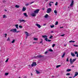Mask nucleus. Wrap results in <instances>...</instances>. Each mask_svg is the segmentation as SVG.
<instances>
[{"label": "nucleus", "instance_id": "1", "mask_svg": "<svg viewBox=\"0 0 78 78\" xmlns=\"http://www.w3.org/2000/svg\"><path fill=\"white\" fill-rule=\"evenodd\" d=\"M42 57H44V56L40 55H37V56L34 57V58H35V59H38V58H42Z\"/></svg>", "mask_w": 78, "mask_h": 78}, {"label": "nucleus", "instance_id": "2", "mask_svg": "<svg viewBox=\"0 0 78 78\" xmlns=\"http://www.w3.org/2000/svg\"><path fill=\"white\" fill-rule=\"evenodd\" d=\"M76 58H75V59H73V60H72V58H70V59L69 61H70V64H72L73 63V62H75V61H76Z\"/></svg>", "mask_w": 78, "mask_h": 78}, {"label": "nucleus", "instance_id": "3", "mask_svg": "<svg viewBox=\"0 0 78 78\" xmlns=\"http://www.w3.org/2000/svg\"><path fill=\"white\" fill-rule=\"evenodd\" d=\"M10 31L13 32V33H16L17 31V29H11L10 30Z\"/></svg>", "mask_w": 78, "mask_h": 78}, {"label": "nucleus", "instance_id": "4", "mask_svg": "<svg viewBox=\"0 0 78 78\" xmlns=\"http://www.w3.org/2000/svg\"><path fill=\"white\" fill-rule=\"evenodd\" d=\"M39 11H40V9H37L34 11V13H35L36 14H38V12H39Z\"/></svg>", "mask_w": 78, "mask_h": 78}, {"label": "nucleus", "instance_id": "5", "mask_svg": "<svg viewBox=\"0 0 78 78\" xmlns=\"http://www.w3.org/2000/svg\"><path fill=\"white\" fill-rule=\"evenodd\" d=\"M37 65L36 64V62H34L33 64H31V66L32 67H34V66H36Z\"/></svg>", "mask_w": 78, "mask_h": 78}, {"label": "nucleus", "instance_id": "6", "mask_svg": "<svg viewBox=\"0 0 78 78\" xmlns=\"http://www.w3.org/2000/svg\"><path fill=\"white\" fill-rule=\"evenodd\" d=\"M31 15L32 16V17H35L36 16V14L35 13H33L31 14Z\"/></svg>", "mask_w": 78, "mask_h": 78}, {"label": "nucleus", "instance_id": "7", "mask_svg": "<svg viewBox=\"0 0 78 78\" xmlns=\"http://www.w3.org/2000/svg\"><path fill=\"white\" fill-rule=\"evenodd\" d=\"M19 21H20V22H25V21L24 20H22V19H19Z\"/></svg>", "mask_w": 78, "mask_h": 78}, {"label": "nucleus", "instance_id": "8", "mask_svg": "<svg viewBox=\"0 0 78 78\" xmlns=\"http://www.w3.org/2000/svg\"><path fill=\"white\" fill-rule=\"evenodd\" d=\"M73 0H72L71 3L70 5V6H71V7H72L73 5Z\"/></svg>", "mask_w": 78, "mask_h": 78}, {"label": "nucleus", "instance_id": "9", "mask_svg": "<svg viewBox=\"0 0 78 78\" xmlns=\"http://www.w3.org/2000/svg\"><path fill=\"white\" fill-rule=\"evenodd\" d=\"M35 25L36 26H37L38 28H41V25L39 24H35Z\"/></svg>", "mask_w": 78, "mask_h": 78}, {"label": "nucleus", "instance_id": "10", "mask_svg": "<svg viewBox=\"0 0 78 78\" xmlns=\"http://www.w3.org/2000/svg\"><path fill=\"white\" fill-rule=\"evenodd\" d=\"M78 75V73L77 72H75V74L74 76L73 77V78H75L76 76H77Z\"/></svg>", "mask_w": 78, "mask_h": 78}, {"label": "nucleus", "instance_id": "11", "mask_svg": "<svg viewBox=\"0 0 78 78\" xmlns=\"http://www.w3.org/2000/svg\"><path fill=\"white\" fill-rule=\"evenodd\" d=\"M23 14L24 15V16H25V17H28V16L27 14V13H23Z\"/></svg>", "mask_w": 78, "mask_h": 78}, {"label": "nucleus", "instance_id": "12", "mask_svg": "<svg viewBox=\"0 0 78 78\" xmlns=\"http://www.w3.org/2000/svg\"><path fill=\"white\" fill-rule=\"evenodd\" d=\"M36 72L37 74H40L41 73V72H40L38 71L37 70H36Z\"/></svg>", "mask_w": 78, "mask_h": 78}, {"label": "nucleus", "instance_id": "13", "mask_svg": "<svg viewBox=\"0 0 78 78\" xmlns=\"http://www.w3.org/2000/svg\"><path fill=\"white\" fill-rule=\"evenodd\" d=\"M71 56H73V57H74V56H75V54H74V53H73L72 52H71Z\"/></svg>", "mask_w": 78, "mask_h": 78}, {"label": "nucleus", "instance_id": "14", "mask_svg": "<svg viewBox=\"0 0 78 78\" xmlns=\"http://www.w3.org/2000/svg\"><path fill=\"white\" fill-rule=\"evenodd\" d=\"M25 33L26 34L27 36V37H28V36H30V35L28 34V33L27 32H25Z\"/></svg>", "mask_w": 78, "mask_h": 78}, {"label": "nucleus", "instance_id": "15", "mask_svg": "<svg viewBox=\"0 0 78 78\" xmlns=\"http://www.w3.org/2000/svg\"><path fill=\"white\" fill-rule=\"evenodd\" d=\"M42 37H43V38H45V39L46 37H47V36L45 35H43L42 36Z\"/></svg>", "mask_w": 78, "mask_h": 78}, {"label": "nucleus", "instance_id": "16", "mask_svg": "<svg viewBox=\"0 0 78 78\" xmlns=\"http://www.w3.org/2000/svg\"><path fill=\"white\" fill-rule=\"evenodd\" d=\"M26 11V8H25V7H23V9H22V11Z\"/></svg>", "mask_w": 78, "mask_h": 78}, {"label": "nucleus", "instance_id": "17", "mask_svg": "<svg viewBox=\"0 0 78 78\" xmlns=\"http://www.w3.org/2000/svg\"><path fill=\"white\" fill-rule=\"evenodd\" d=\"M44 39L46 41H48V42H49V40H48V38H47V37H46V38H45Z\"/></svg>", "mask_w": 78, "mask_h": 78}, {"label": "nucleus", "instance_id": "18", "mask_svg": "<svg viewBox=\"0 0 78 78\" xmlns=\"http://www.w3.org/2000/svg\"><path fill=\"white\" fill-rule=\"evenodd\" d=\"M15 27L17 28V29H19V27H18V26H19V25L16 24L15 25Z\"/></svg>", "mask_w": 78, "mask_h": 78}, {"label": "nucleus", "instance_id": "19", "mask_svg": "<svg viewBox=\"0 0 78 78\" xmlns=\"http://www.w3.org/2000/svg\"><path fill=\"white\" fill-rule=\"evenodd\" d=\"M65 55H66V53L64 52L63 55H62V58H64V56H65Z\"/></svg>", "mask_w": 78, "mask_h": 78}, {"label": "nucleus", "instance_id": "20", "mask_svg": "<svg viewBox=\"0 0 78 78\" xmlns=\"http://www.w3.org/2000/svg\"><path fill=\"white\" fill-rule=\"evenodd\" d=\"M48 16V14H46L45 16H44V17H45V18H47Z\"/></svg>", "mask_w": 78, "mask_h": 78}, {"label": "nucleus", "instance_id": "21", "mask_svg": "<svg viewBox=\"0 0 78 78\" xmlns=\"http://www.w3.org/2000/svg\"><path fill=\"white\" fill-rule=\"evenodd\" d=\"M53 2H50L49 3V5L50 6H51V3H53Z\"/></svg>", "mask_w": 78, "mask_h": 78}, {"label": "nucleus", "instance_id": "22", "mask_svg": "<svg viewBox=\"0 0 78 78\" xmlns=\"http://www.w3.org/2000/svg\"><path fill=\"white\" fill-rule=\"evenodd\" d=\"M16 8H19L20 7V6L19 5H15Z\"/></svg>", "mask_w": 78, "mask_h": 78}, {"label": "nucleus", "instance_id": "23", "mask_svg": "<svg viewBox=\"0 0 78 78\" xmlns=\"http://www.w3.org/2000/svg\"><path fill=\"white\" fill-rule=\"evenodd\" d=\"M71 71V69H69L66 70V72H70Z\"/></svg>", "mask_w": 78, "mask_h": 78}, {"label": "nucleus", "instance_id": "24", "mask_svg": "<svg viewBox=\"0 0 78 78\" xmlns=\"http://www.w3.org/2000/svg\"><path fill=\"white\" fill-rule=\"evenodd\" d=\"M34 41H37V40H38V39H37L36 38H34Z\"/></svg>", "mask_w": 78, "mask_h": 78}, {"label": "nucleus", "instance_id": "25", "mask_svg": "<svg viewBox=\"0 0 78 78\" xmlns=\"http://www.w3.org/2000/svg\"><path fill=\"white\" fill-rule=\"evenodd\" d=\"M69 42H73V43H74L75 42V41H69Z\"/></svg>", "mask_w": 78, "mask_h": 78}, {"label": "nucleus", "instance_id": "26", "mask_svg": "<svg viewBox=\"0 0 78 78\" xmlns=\"http://www.w3.org/2000/svg\"><path fill=\"white\" fill-rule=\"evenodd\" d=\"M50 27H51V28H53V27H55V26L54 25H51V26H50Z\"/></svg>", "mask_w": 78, "mask_h": 78}, {"label": "nucleus", "instance_id": "27", "mask_svg": "<svg viewBox=\"0 0 78 78\" xmlns=\"http://www.w3.org/2000/svg\"><path fill=\"white\" fill-rule=\"evenodd\" d=\"M70 75V73H67L66 74V75L67 76H69V75Z\"/></svg>", "mask_w": 78, "mask_h": 78}, {"label": "nucleus", "instance_id": "28", "mask_svg": "<svg viewBox=\"0 0 78 78\" xmlns=\"http://www.w3.org/2000/svg\"><path fill=\"white\" fill-rule=\"evenodd\" d=\"M54 13L55 14H57V13H58V12H57V11H56V10H54Z\"/></svg>", "mask_w": 78, "mask_h": 78}, {"label": "nucleus", "instance_id": "29", "mask_svg": "<svg viewBox=\"0 0 78 78\" xmlns=\"http://www.w3.org/2000/svg\"><path fill=\"white\" fill-rule=\"evenodd\" d=\"M61 66V65H57L56 66V68H58V67H59Z\"/></svg>", "mask_w": 78, "mask_h": 78}, {"label": "nucleus", "instance_id": "30", "mask_svg": "<svg viewBox=\"0 0 78 78\" xmlns=\"http://www.w3.org/2000/svg\"><path fill=\"white\" fill-rule=\"evenodd\" d=\"M47 12L48 13H49V8L47 10Z\"/></svg>", "mask_w": 78, "mask_h": 78}, {"label": "nucleus", "instance_id": "31", "mask_svg": "<svg viewBox=\"0 0 78 78\" xmlns=\"http://www.w3.org/2000/svg\"><path fill=\"white\" fill-rule=\"evenodd\" d=\"M53 38V36L51 35L50 37H49V39H52Z\"/></svg>", "mask_w": 78, "mask_h": 78}, {"label": "nucleus", "instance_id": "32", "mask_svg": "<svg viewBox=\"0 0 78 78\" xmlns=\"http://www.w3.org/2000/svg\"><path fill=\"white\" fill-rule=\"evenodd\" d=\"M8 74H9V73H5V76H6L8 75Z\"/></svg>", "mask_w": 78, "mask_h": 78}, {"label": "nucleus", "instance_id": "33", "mask_svg": "<svg viewBox=\"0 0 78 78\" xmlns=\"http://www.w3.org/2000/svg\"><path fill=\"white\" fill-rule=\"evenodd\" d=\"M4 34V35H5V37H6V36H7V34Z\"/></svg>", "mask_w": 78, "mask_h": 78}, {"label": "nucleus", "instance_id": "34", "mask_svg": "<svg viewBox=\"0 0 78 78\" xmlns=\"http://www.w3.org/2000/svg\"><path fill=\"white\" fill-rule=\"evenodd\" d=\"M5 17H6V16L5 15H4L3 16V18H5Z\"/></svg>", "mask_w": 78, "mask_h": 78}, {"label": "nucleus", "instance_id": "35", "mask_svg": "<svg viewBox=\"0 0 78 78\" xmlns=\"http://www.w3.org/2000/svg\"><path fill=\"white\" fill-rule=\"evenodd\" d=\"M14 42H15V40H13V41H12V43L13 44V43H14Z\"/></svg>", "mask_w": 78, "mask_h": 78}, {"label": "nucleus", "instance_id": "36", "mask_svg": "<svg viewBox=\"0 0 78 78\" xmlns=\"http://www.w3.org/2000/svg\"><path fill=\"white\" fill-rule=\"evenodd\" d=\"M51 9L49 8V12H51Z\"/></svg>", "mask_w": 78, "mask_h": 78}, {"label": "nucleus", "instance_id": "37", "mask_svg": "<svg viewBox=\"0 0 78 78\" xmlns=\"http://www.w3.org/2000/svg\"><path fill=\"white\" fill-rule=\"evenodd\" d=\"M19 28H22V26L21 25H20V26H19Z\"/></svg>", "mask_w": 78, "mask_h": 78}, {"label": "nucleus", "instance_id": "38", "mask_svg": "<svg viewBox=\"0 0 78 78\" xmlns=\"http://www.w3.org/2000/svg\"><path fill=\"white\" fill-rule=\"evenodd\" d=\"M49 51H50L52 52V51H53V50H52V49H50L49 50Z\"/></svg>", "mask_w": 78, "mask_h": 78}, {"label": "nucleus", "instance_id": "39", "mask_svg": "<svg viewBox=\"0 0 78 78\" xmlns=\"http://www.w3.org/2000/svg\"><path fill=\"white\" fill-rule=\"evenodd\" d=\"M58 24V22L56 21L55 23V25H57Z\"/></svg>", "mask_w": 78, "mask_h": 78}, {"label": "nucleus", "instance_id": "40", "mask_svg": "<svg viewBox=\"0 0 78 78\" xmlns=\"http://www.w3.org/2000/svg\"><path fill=\"white\" fill-rule=\"evenodd\" d=\"M56 45V44H52V47H55V46Z\"/></svg>", "mask_w": 78, "mask_h": 78}, {"label": "nucleus", "instance_id": "41", "mask_svg": "<svg viewBox=\"0 0 78 78\" xmlns=\"http://www.w3.org/2000/svg\"><path fill=\"white\" fill-rule=\"evenodd\" d=\"M29 5H30L29 4H25V6H28Z\"/></svg>", "mask_w": 78, "mask_h": 78}, {"label": "nucleus", "instance_id": "42", "mask_svg": "<svg viewBox=\"0 0 78 78\" xmlns=\"http://www.w3.org/2000/svg\"><path fill=\"white\" fill-rule=\"evenodd\" d=\"M8 59H9V58H8L7 60L5 61V62H7L8 61Z\"/></svg>", "mask_w": 78, "mask_h": 78}, {"label": "nucleus", "instance_id": "43", "mask_svg": "<svg viewBox=\"0 0 78 78\" xmlns=\"http://www.w3.org/2000/svg\"><path fill=\"white\" fill-rule=\"evenodd\" d=\"M77 53H78V52H77V51H76L75 52V55L77 54Z\"/></svg>", "mask_w": 78, "mask_h": 78}, {"label": "nucleus", "instance_id": "44", "mask_svg": "<svg viewBox=\"0 0 78 78\" xmlns=\"http://www.w3.org/2000/svg\"><path fill=\"white\" fill-rule=\"evenodd\" d=\"M7 41H10V39L9 38V37H8Z\"/></svg>", "mask_w": 78, "mask_h": 78}, {"label": "nucleus", "instance_id": "45", "mask_svg": "<svg viewBox=\"0 0 78 78\" xmlns=\"http://www.w3.org/2000/svg\"><path fill=\"white\" fill-rule=\"evenodd\" d=\"M48 53V51H46L45 52L44 54L45 55H47V54Z\"/></svg>", "mask_w": 78, "mask_h": 78}, {"label": "nucleus", "instance_id": "46", "mask_svg": "<svg viewBox=\"0 0 78 78\" xmlns=\"http://www.w3.org/2000/svg\"><path fill=\"white\" fill-rule=\"evenodd\" d=\"M55 6H57L58 5V2H56V3L55 4Z\"/></svg>", "mask_w": 78, "mask_h": 78}, {"label": "nucleus", "instance_id": "47", "mask_svg": "<svg viewBox=\"0 0 78 78\" xmlns=\"http://www.w3.org/2000/svg\"><path fill=\"white\" fill-rule=\"evenodd\" d=\"M66 61H67V62H69V58H67L66 59Z\"/></svg>", "mask_w": 78, "mask_h": 78}, {"label": "nucleus", "instance_id": "48", "mask_svg": "<svg viewBox=\"0 0 78 78\" xmlns=\"http://www.w3.org/2000/svg\"><path fill=\"white\" fill-rule=\"evenodd\" d=\"M73 46H74V47H78V45H73Z\"/></svg>", "mask_w": 78, "mask_h": 78}, {"label": "nucleus", "instance_id": "49", "mask_svg": "<svg viewBox=\"0 0 78 78\" xmlns=\"http://www.w3.org/2000/svg\"><path fill=\"white\" fill-rule=\"evenodd\" d=\"M16 33H19V32H20V31L19 30L18 31H16Z\"/></svg>", "mask_w": 78, "mask_h": 78}, {"label": "nucleus", "instance_id": "50", "mask_svg": "<svg viewBox=\"0 0 78 78\" xmlns=\"http://www.w3.org/2000/svg\"><path fill=\"white\" fill-rule=\"evenodd\" d=\"M34 3V2H32L30 4V5H31V4H32V3Z\"/></svg>", "mask_w": 78, "mask_h": 78}, {"label": "nucleus", "instance_id": "51", "mask_svg": "<svg viewBox=\"0 0 78 78\" xmlns=\"http://www.w3.org/2000/svg\"><path fill=\"white\" fill-rule=\"evenodd\" d=\"M42 9V10H43V11H44V10H45V8H43Z\"/></svg>", "mask_w": 78, "mask_h": 78}, {"label": "nucleus", "instance_id": "52", "mask_svg": "<svg viewBox=\"0 0 78 78\" xmlns=\"http://www.w3.org/2000/svg\"><path fill=\"white\" fill-rule=\"evenodd\" d=\"M76 57H78V53L77 54V55H76Z\"/></svg>", "mask_w": 78, "mask_h": 78}, {"label": "nucleus", "instance_id": "53", "mask_svg": "<svg viewBox=\"0 0 78 78\" xmlns=\"http://www.w3.org/2000/svg\"><path fill=\"white\" fill-rule=\"evenodd\" d=\"M64 35H65L64 34L61 35V36L63 37V36H64Z\"/></svg>", "mask_w": 78, "mask_h": 78}, {"label": "nucleus", "instance_id": "54", "mask_svg": "<svg viewBox=\"0 0 78 78\" xmlns=\"http://www.w3.org/2000/svg\"><path fill=\"white\" fill-rule=\"evenodd\" d=\"M45 25H46V24H43V26H45Z\"/></svg>", "mask_w": 78, "mask_h": 78}, {"label": "nucleus", "instance_id": "55", "mask_svg": "<svg viewBox=\"0 0 78 78\" xmlns=\"http://www.w3.org/2000/svg\"><path fill=\"white\" fill-rule=\"evenodd\" d=\"M60 28H63V27H60Z\"/></svg>", "mask_w": 78, "mask_h": 78}, {"label": "nucleus", "instance_id": "56", "mask_svg": "<svg viewBox=\"0 0 78 78\" xmlns=\"http://www.w3.org/2000/svg\"><path fill=\"white\" fill-rule=\"evenodd\" d=\"M37 43V42H33V44H36Z\"/></svg>", "mask_w": 78, "mask_h": 78}, {"label": "nucleus", "instance_id": "57", "mask_svg": "<svg viewBox=\"0 0 78 78\" xmlns=\"http://www.w3.org/2000/svg\"><path fill=\"white\" fill-rule=\"evenodd\" d=\"M40 44H41V43H42V41H41V42H40Z\"/></svg>", "mask_w": 78, "mask_h": 78}, {"label": "nucleus", "instance_id": "58", "mask_svg": "<svg viewBox=\"0 0 78 78\" xmlns=\"http://www.w3.org/2000/svg\"><path fill=\"white\" fill-rule=\"evenodd\" d=\"M53 31H51V33H53Z\"/></svg>", "mask_w": 78, "mask_h": 78}, {"label": "nucleus", "instance_id": "59", "mask_svg": "<svg viewBox=\"0 0 78 78\" xmlns=\"http://www.w3.org/2000/svg\"><path fill=\"white\" fill-rule=\"evenodd\" d=\"M29 67H31V65H29Z\"/></svg>", "mask_w": 78, "mask_h": 78}, {"label": "nucleus", "instance_id": "60", "mask_svg": "<svg viewBox=\"0 0 78 78\" xmlns=\"http://www.w3.org/2000/svg\"><path fill=\"white\" fill-rule=\"evenodd\" d=\"M75 67V66H72V67Z\"/></svg>", "mask_w": 78, "mask_h": 78}, {"label": "nucleus", "instance_id": "61", "mask_svg": "<svg viewBox=\"0 0 78 78\" xmlns=\"http://www.w3.org/2000/svg\"><path fill=\"white\" fill-rule=\"evenodd\" d=\"M51 40H49V42H51Z\"/></svg>", "mask_w": 78, "mask_h": 78}, {"label": "nucleus", "instance_id": "62", "mask_svg": "<svg viewBox=\"0 0 78 78\" xmlns=\"http://www.w3.org/2000/svg\"><path fill=\"white\" fill-rule=\"evenodd\" d=\"M5 11H7V10H5Z\"/></svg>", "mask_w": 78, "mask_h": 78}, {"label": "nucleus", "instance_id": "63", "mask_svg": "<svg viewBox=\"0 0 78 78\" xmlns=\"http://www.w3.org/2000/svg\"><path fill=\"white\" fill-rule=\"evenodd\" d=\"M64 46H66V44H64Z\"/></svg>", "mask_w": 78, "mask_h": 78}, {"label": "nucleus", "instance_id": "64", "mask_svg": "<svg viewBox=\"0 0 78 78\" xmlns=\"http://www.w3.org/2000/svg\"><path fill=\"white\" fill-rule=\"evenodd\" d=\"M72 77H69V78H72Z\"/></svg>", "mask_w": 78, "mask_h": 78}]
</instances>
